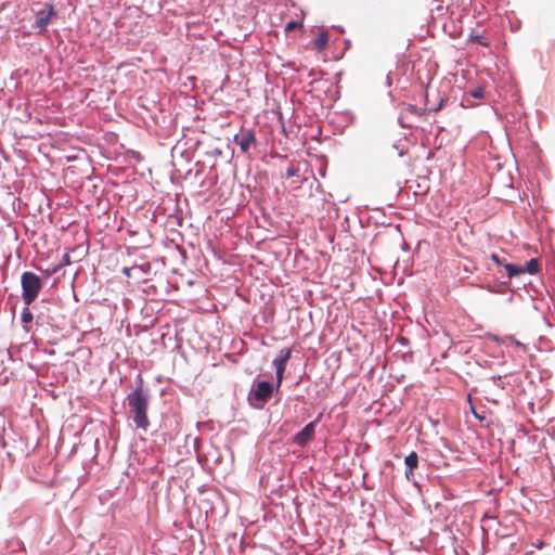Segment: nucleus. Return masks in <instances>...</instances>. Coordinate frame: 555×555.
<instances>
[{"instance_id": "39448f33", "label": "nucleus", "mask_w": 555, "mask_h": 555, "mask_svg": "<svg viewBox=\"0 0 555 555\" xmlns=\"http://www.w3.org/2000/svg\"><path fill=\"white\" fill-rule=\"evenodd\" d=\"M291 356H292V350L286 348V349H282L280 351V353L278 354V357L273 360L272 364L275 369V374H276V388L279 389L281 387V384H282V380H283V376H284V372H285V367H286V364L288 362V360L291 359Z\"/></svg>"}, {"instance_id": "4468645a", "label": "nucleus", "mask_w": 555, "mask_h": 555, "mask_svg": "<svg viewBox=\"0 0 555 555\" xmlns=\"http://www.w3.org/2000/svg\"><path fill=\"white\" fill-rule=\"evenodd\" d=\"M298 172H299V169L294 167V166H289L287 169H286V177L287 178H291V177H295V176H298Z\"/></svg>"}, {"instance_id": "5701e85b", "label": "nucleus", "mask_w": 555, "mask_h": 555, "mask_svg": "<svg viewBox=\"0 0 555 555\" xmlns=\"http://www.w3.org/2000/svg\"><path fill=\"white\" fill-rule=\"evenodd\" d=\"M474 415H475V417H477V418H481V417H480V416H479L475 411H474Z\"/></svg>"}, {"instance_id": "aec40b11", "label": "nucleus", "mask_w": 555, "mask_h": 555, "mask_svg": "<svg viewBox=\"0 0 555 555\" xmlns=\"http://www.w3.org/2000/svg\"><path fill=\"white\" fill-rule=\"evenodd\" d=\"M295 25H296V23H295V22H291V23H288V24H287V26H286V30H291V29H293V28L295 27Z\"/></svg>"}, {"instance_id": "423d86ee", "label": "nucleus", "mask_w": 555, "mask_h": 555, "mask_svg": "<svg viewBox=\"0 0 555 555\" xmlns=\"http://www.w3.org/2000/svg\"><path fill=\"white\" fill-rule=\"evenodd\" d=\"M318 422L319 418L308 423L299 433H297L293 439L294 443L301 448L306 447L314 437Z\"/></svg>"}, {"instance_id": "a211bd4d", "label": "nucleus", "mask_w": 555, "mask_h": 555, "mask_svg": "<svg viewBox=\"0 0 555 555\" xmlns=\"http://www.w3.org/2000/svg\"><path fill=\"white\" fill-rule=\"evenodd\" d=\"M132 269H133V268L125 267V268L122 269V273H124L126 276H130V275H131V270H132Z\"/></svg>"}, {"instance_id": "1a4fd4ad", "label": "nucleus", "mask_w": 555, "mask_h": 555, "mask_svg": "<svg viewBox=\"0 0 555 555\" xmlns=\"http://www.w3.org/2000/svg\"><path fill=\"white\" fill-rule=\"evenodd\" d=\"M505 270L507 272V278L512 279L513 276L519 275L521 273H525V269L520 266L513 264V263H505L504 264Z\"/></svg>"}, {"instance_id": "412c9836", "label": "nucleus", "mask_w": 555, "mask_h": 555, "mask_svg": "<svg viewBox=\"0 0 555 555\" xmlns=\"http://www.w3.org/2000/svg\"><path fill=\"white\" fill-rule=\"evenodd\" d=\"M487 288H488V291H490V292H494V288H493L491 285H489Z\"/></svg>"}, {"instance_id": "9b49d317", "label": "nucleus", "mask_w": 555, "mask_h": 555, "mask_svg": "<svg viewBox=\"0 0 555 555\" xmlns=\"http://www.w3.org/2000/svg\"><path fill=\"white\" fill-rule=\"evenodd\" d=\"M328 42V35L325 31H321L314 40V44L319 50H323Z\"/></svg>"}, {"instance_id": "6e6552de", "label": "nucleus", "mask_w": 555, "mask_h": 555, "mask_svg": "<svg viewBox=\"0 0 555 555\" xmlns=\"http://www.w3.org/2000/svg\"><path fill=\"white\" fill-rule=\"evenodd\" d=\"M406 470H405V477L410 480L411 476L413 475V470L418 465V455L416 452H411L409 455L405 456L404 460Z\"/></svg>"}, {"instance_id": "f8f14e48", "label": "nucleus", "mask_w": 555, "mask_h": 555, "mask_svg": "<svg viewBox=\"0 0 555 555\" xmlns=\"http://www.w3.org/2000/svg\"><path fill=\"white\" fill-rule=\"evenodd\" d=\"M525 269V272H528L530 274H535L538 271H539V261L538 259H530L528 262H527V266Z\"/></svg>"}, {"instance_id": "dca6fc26", "label": "nucleus", "mask_w": 555, "mask_h": 555, "mask_svg": "<svg viewBox=\"0 0 555 555\" xmlns=\"http://www.w3.org/2000/svg\"><path fill=\"white\" fill-rule=\"evenodd\" d=\"M491 379L493 380L494 385L503 388L501 376H492Z\"/></svg>"}, {"instance_id": "9d476101", "label": "nucleus", "mask_w": 555, "mask_h": 555, "mask_svg": "<svg viewBox=\"0 0 555 555\" xmlns=\"http://www.w3.org/2000/svg\"><path fill=\"white\" fill-rule=\"evenodd\" d=\"M33 319H34V315L29 309V306H26L23 311H22V314H21V321L24 325V328L26 331H28L29 328L27 327V324L31 323L33 322Z\"/></svg>"}, {"instance_id": "20e7f679", "label": "nucleus", "mask_w": 555, "mask_h": 555, "mask_svg": "<svg viewBox=\"0 0 555 555\" xmlns=\"http://www.w3.org/2000/svg\"><path fill=\"white\" fill-rule=\"evenodd\" d=\"M55 15V11L52 4L44 3L43 9L39 10L36 13L35 23L33 24V28L37 29L39 33L46 31L47 27L51 21V17Z\"/></svg>"}, {"instance_id": "ddd939ff", "label": "nucleus", "mask_w": 555, "mask_h": 555, "mask_svg": "<svg viewBox=\"0 0 555 555\" xmlns=\"http://www.w3.org/2000/svg\"><path fill=\"white\" fill-rule=\"evenodd\" d=\"M469 94L475 99H481L483 98V90L481 88H477L469 91Z\"/></svg>"}, {"instance_id": "7ed1b4c3", "label": "nucleus", "mask_w": 555, "mask_h": 555, "mask_svg": "<svg viewBox=\"0 0 555 555\" xmlns=\"http://www.w3.org/2000/svg\"><path fill=\"white\" fill-rule=\"evenodd\" d=\"M22 298L26 306H30L42 288V280L34 272L26 271L21 278Z\"/></svg>"}, {"instance_id": "6ab92c4d", "label": "nucleus", "mask_w": 555, "mask_h": 555, "mask_svg": "<svg viewBox=\"0 0 555 555\" xmlns=\"http://www.w3.org/2000/svg\"><path fill=\"white\" fill-rule=\"evenodd\" d=\"M410 113H417V108L414 105H409L406 108Z\"/></svg>"}, {"instance_id": "f03ea898", "label": "nucleus", "mask_w": 555, "mask_h": 555, "mask_svg": "<svg viewBox=\"0 0 555 555\" xmlns=\"http://www.w3.org/2000/svg\"><path fill=\"white\" fill-rule=\"evenodd\" d=\"M274 386L267 380H255L248 393V403L255 409H263L273 395Z\"/></svg>"}, {"instance_id": "b1692460", "label": "nucleus", "mask_w": 555, "mask_h": 555, "mask_svg": "<svg viewBox=\"0 0 555 555\" xmlns=\"http://www.w3.org/2000/svg\"><path fill=\"white\" fill-rule=\"evenodd\" d=\"M476 40H477L478 42H480L481 44H485L483 42H481V40H480V38H479V37H477V39H476Z\"/></svg>"}, {"instance_id": "2eb2a0df", "label": "nucleus", "mask_w": 555, "mask_h": 555, "mask_svg": "<svg viewBox=\"0 0 555 555\" xmlns=\"http://www.w3.org/2000/svg\"><path fill=\"white\" fill-rule=\"evenodd\" d=\"M491 260L495 262L498 266H504L503 260L496 254L491 255Z\"/></svg>"}, {"instance_id": "f3484780", "label": "nucleus", "mask_w": 555, "mask_h": 555, "mask_svg": "<svg viewBox=\"0 0 555 555\" xmlns=\"http://www.w3.org/2000/svg\"><path fill=\"white\" fill-rule=\"evenodd\" d=\"M67 264H70V258H69L68 254H65L60 267L67 266Z\"/></svg>"}, {"instance_id": "0eeeda50", "label": "nucleus", "mask_w": 555, "mask_h": 555, "mask_svg": "<svg viewBox=\"0 0 555 555\" xmlns=\"http://www.w3.org/2000/svg\"><path fill=\"white\" fill-rule=\"evenodd\" d=\"M234 142L240 145L242 152L247 153L250 146L256 144L255 132L253 130H246L235 134Z\"/></svg>"}, {"instance_id": "4be33fe9", "label": "nucleus", "mask_w": 555, "mask_h": 555, "mask_svg": "<svg viewBox=\"0 0 555 555\" xmlns=\"http://www.w3.org/2000/svg\"><path fill=\"white\" fill-rule=\"evenodd\" d=\"M516 345L519 346V347H524V345L519 341H516Z\"/></svg>"}, {"instance_id": "f257e3e1", "label": "nucleus", "mask_w": 555, "mask_h": 555, "mask_svg": "<svg viewBox=\"0 0 555 555\" xmlns=\"http://www.w3.org/2000/svg\"><path fill=\"white\" fill-rule=\"evenodd\" d=\"M130 416L135 428L146 431L150 427L147 411L150 406V390L144 387L143 378L139 374L134 389L126 397Z\"/></svg>"}]
</instances>
